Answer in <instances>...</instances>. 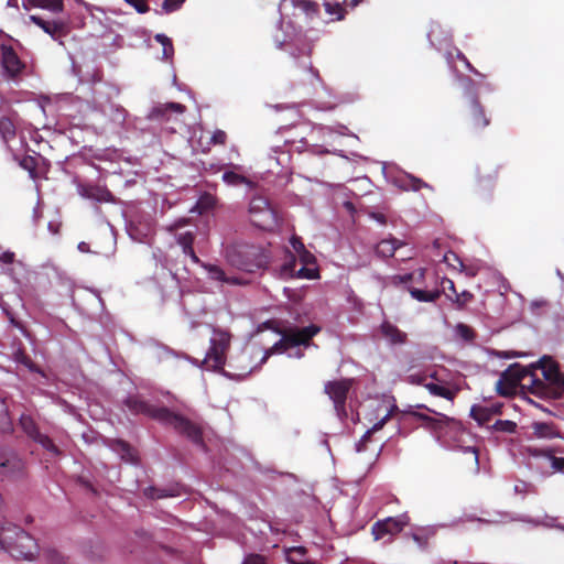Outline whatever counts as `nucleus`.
I'll return each mask as SVG.
<instances>
[{"label":"nucleus","instance_id":"9d476101","mask_svg":"<svg viewBox=\"0 0 564 564\" xmlns=\"http://www.w3.org/2000/svg\"><path fill=\"white\" fill-rule=\"evenodd\" d=\"M414 408L419 409V410H426V411H429L431 413H434L436 415V416H431V415H427V414L419 412V411H408V413L411 416H413L417 421H421L422 426H424L425 429L431 430L432 432H434L436 434H442L443 431L446 427H449V426L455 425L457 423L455 421V419L449 417V416H447L445 414H442V413H437V412H435L434 410L427 408L424 404H416Z\"/></svg>","mask_w":564,"mask_h":564},{"label":"nucleus","instance_id":"423d86ee","mask_svg":"<svg viewBox=\"0 0 564 564\" xmlns=\"http://www.w3.org/2000/svg\"><path fill=\"white\" fill-rule=\"evenodd\" d=\"M231 335L223 329H214L209 348L202 364L207 370H221L226 364Z\"/></svg>","mask_w":564,"mask_h":564},{"label":"nucleus","instance_id":"c85d7f7f","mask_svg":"<svg viewBox=\"0 0 564 564\" xmlns=\"http://www.w3.org/2000/svg\"><path fill=\"white\" fill-rule=\"evenodd\" d=\"M519 386L511 377H505V371H502L496 383V389L499 395L511 397L516 393Z\"/></svg>","mask_w":564,"mask_h":564},{"label":"nucleus","instance_id":"4c0bfd02","mask_svg":"<svg viewBox=\"0 0 564 564\" xmlns=\"http://www.w3.org/2000/svg\"><path fill=\"white\" fill-rule=\"evenodd\" d=\"M425 269H420L416 272L398 274L392 278L395 285L408 284L409 282L422 280L424 278Z\"/></svg>","mask_w":564,"mask_h":564},{"label":"nucleus","instance_id":"4be33fe9","mask_svg":"<svg viewBox=\"0 0 564 564\" xmlns=\"http://www.w3.org/2000/svg\"><path fill=\"white\" fill-rule=\"evenodd\" d=\"M532 434L538 438L552 440L561 437V433L554 423L533 422L531 424Z\"/></svg>","mask_w":564,"mask_h":564},{"label":"nucleus","instance_id":"a18cd8bd","mask_svg":"<svg viewBox=\"0 0 564 564\" xmlns=\"http://www.w3.org/2000/svg\"><path fill=\"white\" fill-rule=\"evenodd\" d=\"M429 378H432V379H437L436 377V372H432L430 375L425 373V372H422V373H412V375H409L408 378H406V381L411 384H420V386H424L427 383L426 380Z\"/></svg>","mask_w":564,"mask_h":564},{"label":"nucleus","instance_id":"dca6fc26","mask_svg":"<svg viewBox=\"0 0 564 564\" xmlns=\"http://www.w3.org/2000/svg\"><path fill=\"white\" fill-rule=\"evenodd\" d=\"M123 403L131 413L143 414L156 421H159V412L166 409L165 406L152 405L140 399L138 395H129Z\"/></svg>","mask_w":564,"mask_h":564},{"label":"nucleus","instance_id":"864d4df0","mask_svg":"<svg viewBox=\"0 0 564 564\" xmlns=\"http://www.w3.org/2000/svg\"><path fill=\"white\" fill-rule=\"evenodd\" d=\"M325 9L329 14H337V19L344 18L345 9L339 3H325Z\"/></svg>","mask_w":564,"mask_h":564},{"label":"nucleus","instance_id":"49530a36","mask_svg":"<svg viewBox=\"0 0 564 564\" xmlns=\"http://www.w3.org/2000/svg\"><path fill=\"white\" fill-rule=\"evenodd\" d=\"M292 3L308 15L316 14L318 12L317 3L311 0H296L295 2Z\"/></svg>","mask_w":564,"mask_h":564},{"label":"nucleus","instance_id":"09e8293b","mask_svg":"<svg viewBox=\"0 0 564 564\" xmlns=\"http://www.w3.org/2000/svg\"><path fill=\"white\" fill-rule=\"evenodd\" d=\"M495 430L506 433H513L517 429V424L510 420H498L494 424Z\"/></svg>","mask_w":564,"mask_h":564},{"label":"nucleus","instance_id":"f3484780","mask_svg":"<svg viewBox=\"0 0 564 564\" xmlns=\"http://www.w3.org/2000/svg\"><path fill=\"white\" fill-rule=\"evenodd\" d=\"M17 119L18 113L14 110L0 117V138L10 152H13L11 141L17 137Z\"/></svg>","mask_w":564,"mask_h":564},{"label":"nucleus","instance_id":"ea45409f","mask_svg":"<svg viewBox=\"0 0 564 564\" xmlns=\"http://www.w3.org/2000/svg\"><path fill=\"white\" fill-rule=\"evenodd\" d=\"M447 297L462 310L474 300V294L469 291H463L462 293L457 292L455 296L447 294Z\"/></svg>","mask_w":564,"mask_h":564},{"label":"nucleus","instance_id":"c03bdc74","mask_svg":"<svg viewBox=\"0 0 564 564\" xmlns=\"http://www.w3.org/2000/svg\"><path fill=\"white\" fill-rule=\"evenodd\" d=\"M455 330L456 334L466 341H471L476 337L475 330L464 323H458L455 327Z\"/></svg>","mask_w":564,"mask_h":564},{"label":"nucleus","instance_id":"338daca9","mask_svg":"<svg viewBox=\"0 0 564 564\" xmlns=\"http://www.w3.org/2000/svg\"><path fill=\"white\" fill-rule=\"evenodd\" d=\"M10 542L13 546L19 547V549H21V546L23 545L22 539L20 538V534H18V533L14 534V538L10 539Z\"/></svg>","mask_w":564,"mask_h":564},{"label":"nucleus","instance_id":"c9c22d12","mask_svg":"<svg viewBox=\"0 0 564 564\" xmlns=\"http://www.w3.org/2000/svg\"><path fill=\"white\" fill-rule=\"evenodd\" d=\"M297 261L293 253L289 252L285 257L283 264L281 265L282 278H294L296 273Z\"/></svg>","mask_w":564,"mask_h":564},{"label":"nucleus","instance_id":"f257e3e1","mask_svg":"<svg viewBox=\"0 0 564 564\" xmlns=\"http://www.w3.org/2000/svg\"><path fill=\"white\" fill-rule=\"evenodd\" d=\"M0 551L17 560H32L37 551L35 539L21 527L6 522L0 525Z\"/></svg>","mask_w":564,"mask_h":564},{"label":"nucleus","instance_id":"c756f323","mask_svg":"<svg viewBox=\"0 0 564 564\" xmlns=\"http://www.w3.org/2000/svg\"><path fill=\"white\" fill-rule=\"evenodd\" d=\"M6 400L7 397L0 393V432L9 433L13 430V423Z\"/></svg>","mask_w":564,"mask_h":564},{"label":"nucleus","instance_id":"5701e85b","mask_svg":"<svg viewBox=\"0 0 564 564\" xmlns=\"http://www.w3.org/2000/svg\"><path fill=\"white\" fill-rule=\"evenodd\" d=\"M80 193L84 197L95 199L97 202H111L113 198L109 189L99 185L83 186Z\"/></svg>","mask_w":564,"mask_h":564},{"label":"nucleus","instance_id":"f8f14e48","mask_svg":"<svg viewBox=\"0 0 564 564\" xmlns=\"http://www.w3.org/2000/svg\"><path fill=\"white\" fill-rule=\"evenodd\" d=\"M536 369L538 364L523 366L519 362H514L505 370V377H511L522 388H527L532 393V390L535 388L538 378L535 373Z\"/></svg>","mask_w":564,"mask_h":564},{"label":"nucleus","instance_id":"1a4fd4ad","mask_svg":"<svg viewBox=\"0 0 564 564\" xmlns=\"http://www.w3.org/2000/svg\"><path fill=\"white\" fill-rule=\"evenodd\" d=\"M25 463L11 447H0V476L7 479H18L24 475Z\"/></svg>","mask_w":564,"mask_h":564},{"label":"nucleus","instance_id":"5fc2aeb1","mask_svg":"<svg viewBox=\"0 0 564 564\" xmlns=\"http://www.w3.org/2000/svg\"><path fill=\"white\" fill-rule=\"evenodd\" d=\"M226 142H227V134L223 130H216L210 138V143H213L215 145H224Z\"/></svg>","mask_w":564,"mask_h":564},{"label":"nucleus","instance_id":"7ed1b4c3","mask_svg":"<svg viewBox=\"0 0 564 564\" xmlns=\"http://www.w3.org/2000/svg\"><path fill=\"white\" fill-rule=\"evenodd\" d=\"M538 368L542 370L544 380L536 378V383L532 394L552 400L564 397V372L560 370L557 362L551 357L544 356L538 362Z\"/></svg>","mask_w":564,"mask_h":564},{"label":"nucleus","instance_id":"37998d69","mask_svg":"<svg viewBox=\"0 0 564 564\" xmlns=\"http://www.w3.org/2000/svg\"><path fill=\"white\" fill-rule=\"evenodd\" d=\"M404 184L403 187L405 189H412L414 192L420 191L423 187H429V185L422 181L421 178H417L413 175H406V177L403 180Z\"/></svg>","mask_w":564,"mask_h":564},{"label":"nucleus","instance_id":"0eeeda50","mask_svg":"<svg viewBox=\"0 0 564 564\" xmlns=\"http://www.w3.org/2000/svg\"><path fill=\"white\" fill-rule=\"evenodd\" d=\"M354 383L352 378L329 380L324 383V393L333 401L334 410L341 421L348 416L346 402Z\"/></svg>","mask_w":564,"mask_h":564},{"label":"nucleus","instance_id":"6e6d98bb","mask_svg":"<svg viewBox=\"0 0 564 564\" xmlns=\"http://www.w3.org/2000/svg\"><path fill=\"white\" fill-rule=\"evenodd\" d=\"M185 0H164L163 9L166 12L175 11Z\"/></svg>","mask_w":564,"mask_h":564},{"label":"nucleus","instance_id":"e2e57ef3","mask_svg":"<svg viewBox=\"0 0 564 564\" xmlns=\"http://www.w3.org/2000/svg\"><path fill=\"white\" fill-rule=\"evenodd\" d=\"M291 245H292L293 249L296 251V253H299L301 251H304L305 246L302 242L301 238L292 237L291 238Z\"/></svg>","mask_w":564,"mask_h":564},{"label":"nucleus","instance_id":"9b49d317","mask_svg":"<svg viewBox=\"0 0 564 564\" xmlns=\"http://www.w3.org/2000/svg\"><path fill=\"white\" fill-rule=\"evenodd\" d=\"M465 117L468 127L474 131L484 130L490 124V118L487 117L485 108L476 95L469 96Z\"/></svg>","mask_w":564,"mask_h":564},{"label":"nucleus","instance_id":"72a5a7b5","mask_svg":"<svg viewBox=\"0 0 564 564\" xmlns=\"http://www.w3.org/2000/svg\"><path fill=\"white\" fill-rule=\"evenodd\" d=\"M13 159L19 162V165L29 172L30 177L35 180L37 177V159L32 155H24L22 159H19L13 152Z\"/></svg>","mask_w":564,"mask_h":564},{"label":"nucleus","instance_id":"f03ea898","mask_svg":"<svg viewBox=\"0 0 564 564\" xmlns=\"http://www.w3.org/2000/svg\"><path fill=\"white\" fill-rule=\"evenodd\" d=\"M225 259L231 267L248 273L263 270L269 264V254L259 246L234 243L225 249Z\"/></svg>","mask_w":564,"mask_h":564},{"label":"nucleus","instance_id":"4468645a","mask_svg":"<svg viewBox=\"0 0 564 564\" xmlns=\"http://www.w3.org/2000/svg\"><path fill=\"white\" fill-rule=\"evenodd\" d=\"M410 522L406 513L398 517H388L383 520L377 521L372 525V533L376 540L383 538L386 534H397L403 530Z\"/></svg>","mask_w":564,"mask_h":564},{"label":"nucleus","instance_id":"aec40b11","mask_svg":"<svg viewBox=\"0 0 564 564\" xmlns=\"http://www.w3.org/2000/svg\"><path fill=\"white\" fill-rule=\"evenodd\" d=\"M202 268H204L207 272L209 280L230 285H242L245 283L243 279L241 278L227 275L224 269L217 264L202 263Z\"/></svg>","mask_w":564,"mask_h":564},{"label":"nucleus","instance_id":"603ef678","mask_svg":"<svg viewBox=\"0 0 564 564\" xmlns=\"http://www.w3.org/2000/svg\"><path fill=\"white\" fill-rule=\"evenodd\" d=\"M479 265L478 264H465L463 261H462V265H459V269L458 271L459 272H464L466 276L468 278H474L478 274L479 272Z\"/></svg>","mask_w":564,"mask_h":564},{"label":"nucleus","instance_id":"2eb2a0df","mask_svg":"<svg viewBox=\"0 0 564 564\" xmlns=\"http://www.w3.org/2000/svg\"><path fill=\"white\" fill-rule=\"evenodd\" d=\"M1 65L8 78H17L25 65L18 56L12 46L2 45L1 47Z\"/></svg>","mask_w":564,"mask_h":564},{"label":"nucleus","instance_id":"4d7b16f0","mask_svg":"<svg viewBox=\"0 0 564 564\" xmlns=\"http://www.w3.org/2000/svg\"><path fill=\"white\" fill-rule=\"evenodd\" d=\"M441 285H442V289H443V292H446L449 291L452 293L451 296H455L457 291L455 289V284H454V281L451 280V279H447V278H443L442 282H441Z\"/></svg>","mask_w":564,"mask_h":564},{"label":"nucleus","instance_id":"a19ab883","mask_svg":"<svg viewBox=\"0 0 564 564\" xmlns=\"http://www.w3.org/2000/svg\"><path fill=\"white\" fill-rule=\"evenodd\" d=\"M470 415L479 423H485L489 421L491 411L486 406L473 405L470 409Z\"/></svg>","mask_w":564,"mask_h":564},{"label":"nucleus","instance_id":"393cba45","mask_svg":"<svg viewBox=\"0 0 564 564\" xmlns=\"http://www.w3.org/2000/svg\"><path fill=\"white\" fill-rule=\"evenodd\" d=\"M397 410H398V408L395 405H393L391 408V410L380 421H378L370 430H368L362 435L360 441L356 444L357 452H362V451L366 449V444H367V442L370 441L372 434L375 432L381 430L384 426V424L390 420V417L392 416L393 412L397 411Z\"/></svg>","mask_w":564,"mask_h":564},{"label":"nucleus","instance_id":"ddd939ff","mask_svg":"<svg viewBox=\"0 0 564 564\" xmlns=\"http://www.w3.org/2000/svg\"><path fill=\"white\" fill-rule=\"evenodd\" d=\"M19 425L21 426L23 432L30 438H32L34 442L41 444L46 451H48L55 455L58 454L57 446L54 444V442L47 435L42 434L40 432L36 422L34 421V419L31 415L23 413L20 416Z\"/></svg>","mask_w":564,"mask_h":564},{"label":"nucleus","instance_id":"6e6552de","mask_svg":"<svg viewBox=\"0 0 564 564\" xmlns=\"http://www.w3.org/2000/svg\"><path fill=\"white\" fill-rule=\"evenodd\" d=\"M250 221L262 230H273L278 226V215L267 198L256 196L249 204Z\"/></svg>","mask_w":564,"mask_h":564},{"label":"nucleus","instance_id":"cd10ccee","mask_svg":"<svg viewBox=\"0 0 564 564\" xmlns=\"http://www.w3.org/2000/svg\"><path fill=\"white\" fill-rule=\"evenodd\" d=\"M401 246L402 243L395 238L383 239L377 243L375 251L378 257L391 258Z\"/></svg>","mask_w":564,"mask_h":564},{"label":"nucleus","instance_id":"412c9836","mask_svg":"<svg viewBox=\"0 0 564 564\" xmlns=\"http://www.w3.org/2000/svg\"><path fill=\"white\" fill-rule=\"evenodd\" d=\"M380 333L391 345H403L408 340L406 333L399 329L389 321H384L380 325Z\"/></svg>","mask_w":564,"mask_h":564},{"label":"nucleus","instance_id":"79ce46f5","mask_svg":"<svg viewBox=\"0 0 564 564\" xmlns=\"http://www.w3.org/2000/svg\"><path fill=\"white\" fill-rule=\"evenodd\" d=\"M177 243L182 247L184 254L193 249L195 235L191 231L180 234L176 238Z\"/></svg>","mask_w":564,"mask_h":564},{"label":"nucleus","instance_id":"6ab92c4d","mask_svg":"<svg viewBox=\"0 0 564 564\" xmlns=\"http://www.w3.org/2000/svg\"><path fill=\"white\" fill-rule=\"evenodd\" d=\"M30 21L41 28L45 33L54 40L64 36L67 33V25L63 21H46L39 15H30Z\"/></svg>","mask_w":564,"mask_h":564},{"label":"nucleus","instance_id":"052dcab7","mask_svg":"<svg viewBox=\"0 0 564 564\" xmlns=\"http://www.w3.org/2000/svg\"><path fill=\"white\" fill-rule=\"evenodd\" d=\"M162 46H163V57L165 59H170L174 54V47H173V43H172L171 39L167 42H165Z\"/></svg>","mask_w":564,"mask_h":564},{"label":"nucleus","instance_id":"8fccbe9b","mask_svg":"<svg viewBox=\"0 0 564 564\" xmlns=\"http://www.w3.org/2000/svg\"><path fill=\"white\" fill-rule=\"evenodd\" d=\"M443 261L453 269H459V265H462V260L453 251L446 252L443 257Z\"/></svg>","mask_w":564,"mask_h":564},{"label":"nucleus","instance_id":"39448f33","mask_svg":"<svg viewBox=\"0 0 564 564\" xmlns=\"http://www.w3.org/2000/svg\"><path fill=\"white\" fill-rule=\"evenodd\" d=\"M276 332L281 334L282 337L271 348L265 350L261 358V364H264L273 354H283L291 347L308 345L311 339L319 332V327L310 325L303 328L276 329Z\"/></svg>","mask_w":564,"mask_h":564},{"label":"nucleus","instance_id":"a211bd4d","mask_svg":"<svg viewBox=\"0 0 564 564\" xmlns=\"http://www.w3.org/2000/svg\"><path fill=\"white\" fill-rule=\"evenodd\" d=\"M186 107L178 102L159 105L150 111L149 119L159 122H167L171 120L173 113L182 115Z\"/></svg>","mask_w":564,"mask_h":564},{"label":"nucleus","instance_id":"680f3d73","mask_svg":"<svg viewBox=\"0 0 564 564\" xmlns=\"http://www.w3.org/2000/svg\"><path fill=\"white\" fill-rule=\"evenodd\" d=\"M246 561L249 564H264V557L260 554H249L246 557Z\"/></svg>","mask_w":564,"mask_h":564},{"label":"nucleus","instance_id":"58836bf2","mask_svg":"<svg viewBox=\"0 0 564 564\" xmlns=\"http://www.w3.org/2000/svg\"><path fill=\"white\" fill-rule=\"evenodd\" d=\"M14 360L33 372H37L44 376L43 371L32 361V359L21 349L14 354Z\"/></svg>","mask_w":564,"mask_h":564},{"label":"nucleus","instance_id":"bb28decb","mask_svg":"<svg viewBox=\"0 0 564 564\" xmlns=\"http://www.w3.org/2000/svg\"><path fill=\"white\" fill-rule=\"evenodd\" d=\"M554 452H555L554 448H546V449L533 448V449H530V454L532 456H535V457L544 456V457L549 458L550 462H551V467L555 471L564 473V457H556L554 455Z\"/></svg>","mask_w":564,"mask_h":564},{"label":"nucleus","instance_id":"13d9d810","mask_svg":"<svg viewBox=\"0 0 564 564\" xmlns=\"http://www.w3.org/2000/svg\"><path fill=\"white\" fill-rule=\"evenodd\" d=\"M15 260V253L12 251H3L0 253V262L3 264H12Z\"/></svg>","mask_w":564,"mask_h":564},{"label":"nucleus","instance_id":"bf43d9fd","mask_svg":"<svg viewBox=\"0 0 564 564\" xmlns=\"http://www.w3.org/2000/svg\"><path fill=\"white\" fill-rule=\"evenodd\" d=\"M303 264H311L315 262V257L304 248V251L297 253Z\"/></svg>","mask_w":564,"mask_h":564},{"label":"nucleus","instance_id":"69168bd1","mask_svg":"<svg viewBox=\"0 0 564 564\" xmlns=\"http://www.w3.org/2000/svg\"><path fill=\"white\" fill-rule=\"evenodd\" d=\"M185 254H186V256H188V257L191 258V260H192L194 263L199 264L200 267H202V263H204V262L199 259V257L196 254V252H195L194 248H193V249H191L189 251H187Z\"/></svg>","mask_w":564,"mask_h":564},{"label":"nucleus","instance_id":"e433bc0d","mask_svg":"<svg viewBox=\"0 0 564 564\" xmlns=\"http://www.w3.org/2000/svg\"><path fill=\"white\" fill-rule=\"evenodd\" d=\"M223 180L225 183H227L228 185H234V186H238V185H242V184H247L249 186L252 185V182L249 181L246 176L243 175H240L234 171H227L223 174Z\"/></svg>","mask_w":564,"mask_h":564},{"label":"nucleus","instance_id":"7c9ffc66","mask_svg":"<svg viewBox=\"0 0 564 564\" xmlns=\"http://www.w3.org/2000/svg\"><path fill=\"white\" fill-rule=\"evenodd\" d=\"M408 291L419 302H435L442 294L440 290L424 291L413 286H408Z\"/></svg>","mask_w":564,"mask_h":564},{"label":"nucleus","instance_id":"0e129e2a","mask_svg":"<svg viewBox=\"0 0 564 564\" xmlns=\"http://www.w3.org/2000/svg\"><path fill=\"white\" fill-rule=\"evenodd\" d=\"M457 57L465 63L466 67L473 72L475 75L481 76V74L470 64V62L466 58V56L462 53H458Z\"/></svg>","mask_w":564,"mask_h":564},{"label":"nucleus","instance_id":"a878e982","mask_svg":"<svg viewBox=\"0 0 564 564\" xmlns=\"http://www.w3.org/2000/svg\"><path fill=\"white\" fill-rule=\"evenodd\" d=\"M180 487L178 485L172 486L169 488H158L154 486H150L143 489V495L149 499H162L166 497H176L178 496Z\"/></svg>","mask_w":564,"mask_h":564},{"label":"nucleus","instance_id":"f704fd0d","mask_svg":"<svg viewBox=\"0 0 564 564\" xmlns=\"http://www.w3.org/2000/svg\"><path fill=\"white\" fill-rule=\"evenodd\" d=\"M435 530L433 528H420L412 532V539L421 546L425 547L432 536H434Z\"/></svg>","mask_w":564,"mask_h":564},{"label":"nucleus","instance_id":"473e14b6","mask_svg":"<svg viewBox=\"0 0 564 564\" xmlns=\"http://www.w3.org/2000/svg\"><path fill=\"white\" fill-rule=\"evenodd\" d=\"M425 388L429 390V392L435 397L444 398L448 401H453L456 398L457 391L451 390L444 386H440L434 382H427L425 384Z\"/></svg>","mask_w":564,"mask_h":564},{"label":"nucleus","instance_id":"20e7f679","mask_svg":"<svg viewBox=\"0 0 564 564\" xmlns=\"http://www.w3.org/2000/svg\"><path fill=\"white\" fill-rule=\"evenodd\" d=\"M159 413L160 423L172 427L178 435L186 437L203 451H207V446L204 442L203 426L199 423L192 421L180 413L173 412L167 408Z\"/></svg>","mask_w":564,"mask_h":564},{"label":"nucleus","instance_id":"2f4dec72","mask_svg":"<svg viewBox=\"0 0 564 564\" xmlns=\"http://www.w3.org/2000/svg\"><path fill=\"white\" fill-rule=\"evenodd\" d=\"M112 448L120 454L121 458L129 463H137L135 451L124 441L118 440Z\"/></svg>","mask_w":564,"mask_h":564},{"label":"nucleus","instance_id":"b1692460","mask_svg":"<svg viewBox=\"0 0 564 564\" xmlns=\"http://www.w3.org/2000/svg\"><path fill=\"white\" fill-rule=\"evenodd\" d=\"M23 8H41L53 13L62 12L64 9V0H26L23 1Z\"/></svg>","mask_w":564,"mask_h":564},{"label":"nucleus","instance_id":"de8ad7c7","mask_svg":"<svg viewBox=\"0 0 564 564\" xmlns=\"http://www.w3.org/2000/svg\"><path fill=\"white\" fill-rule=\"evenodd\" d=\"M318 276V272H317V269L315 268H310L308 264H303L295 273V276L294 278H299V279H308V280H312V279H315Z\"/></svg>","mask_w":564,"mask_h":564},{"label":"nucleus","instance_id":"3c124183","mask_svg":"<svg viewBox=\"0 0 564 564\" xmlns=\"http://www.w3.org/2000/svg\"><path fill=\"white\" fill-rule=\"evenodd\" d=\"M216 204V198L210 194H204L198 200V207L202 209L213 208Z\"/></svg>","mask_w":564,"mask_h":564},{"label":"nucleus","instance_id":"774afa93","mask_svg":"<svg viewBox=\"0 0 564 564\" xmlns=\"http://www.w3.org/2000/svg\"><path fill=\"white\" fill-rule=\"evenodd\" d=\"M77 249L80 251V252H90V247H89V243L85 242V241H82L78 243L77 246Z\"/></svg>","mask_w":564,"mask_h":564}]
</instances>
